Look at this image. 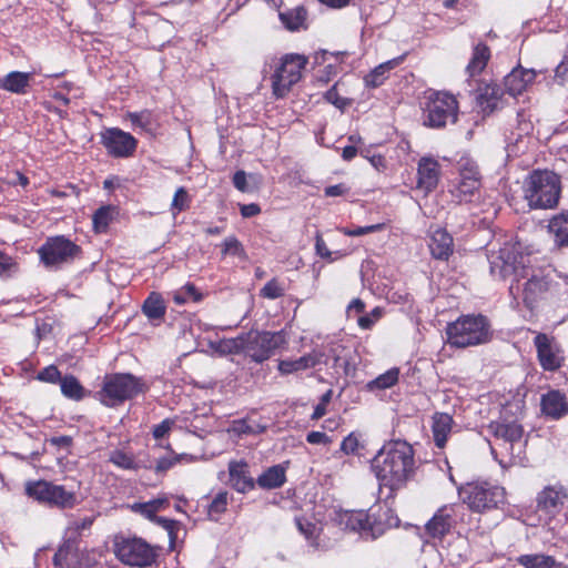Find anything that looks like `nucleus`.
Segmentation results:
<instances>
[{
	"mask_svg": "<svg viewBox=\"0 0 568 568\" xmlns=\"http://www.w3.org/2000/svg\"><path fill=\"white\" fill-rule=\"evenodd\" d=\"M509 295L514 308H519L523 304L532 311L541 301L568 297V275L555 268L535 267L530 264L524 274L511 281Z\"/></svg>",
	"mask_w": 568,
	"mask_h": 568,
	"instance_id": "nucleus-1",
	"label": "nucleus"
},
{
	"mask_svg": "<svg viewBox=\"0 0 568 568\" xmlns=\"http://www.w3.org/2000/svg\"><path fill=\"white\" fill-rule=\"evenodd\" d=\"M379 488L389 490V496L403 489L416 470L415 453L407 442L392 440L383 445L371 462Z\"/></svg>",
	"mask_w": 568,
	"mask_h": 568,
	"instance_id": "nucleus-2",
	"label": "nucleus"
},
{
	"mask_svg": "<svg viewBox=\"0 0 568 568\" xmlns=\"http://www.w3.org/2000/svg\"><path fill=\"white\" fill-rule=\"evenodd\" d=\"M287 344L284 331H250L232 338H221L210 342L213 352L221 356L244 355L252 362L261 364L267 361L277 349Z\"/></svg>",
	"mask_w": 568,
	"mask_h": 568,
	"instance_id": "nucleus-3",
	"label": "nucleus"
},
{
	"mask_svg": "<svg viewBox=\"0 0 568 568\" xmlns=\"http://www.w3.org/2000/svg\"><path fill=\"white\" fill-rule=\"evenodd\" d=\"M511 408V405L505 406L500 416L488 425V432L495 438L490 445L491 454L503 467L520 463L525 449L524 428Z\"/></svg>",
	"mask_w": 568,
	"mask_h": 568,
	"instance_id": "nucleus-4",
	"label": "nucleus"
},
{
	"mask_svg": "<svg viewBox=\"0 0 568 568\" xmlns=\"http://www.w3.org/2000/svg\"><path fill=\"white\" fill-rule=\"evenodd\" d=\"M523 191L530 209H555L561 194V179L552 171L535 170L526 178Z\"/></svg>",
	"mask_w": 568,
	"mask_h": 568,
	"instance_id": "nucleus-5",
	"label": "nucleus"
},
{
	"mask_svg": "<svg viewBox=\"0 0 568 568\" xmlns=\"http://www.w3.org/2000/svg\"><path fill=\"white\" fill-rule=\"evenodd\" d=\"M487 260L490 275L500 281L509 276L517 280L531 264L530 255L523 252L519 242H506L497 251H490Z\"/></svg>",
	"mask_w": 568,
	"mask_h": 568,
	"instance_id": "nucleus-6",
	"label": "nucleus"
},
{
	"mask_svg": "<svg viewBox=\"0 0 568 568\" xmlns=\"http://www.w3.org/2000/svg\"><path fill=\"white\" fill-rule=\"evenodd\" d=\"M447 342L450 346L465 348L489 342L490 325L483 315H464L446 327Z\"/></svg>",
	"mask_w": 568,
	"mask_h": 568,
	"instance_id": "nucleus-7",
	"label": "nucleus"
},
{
	"mask_svg": "<svg viewBox=\"0 0 568 568\" xmlns=\"http://www.w3.org/2000/svg\"><path fill=\"white\" fill-rule=\"evenodd\" d=\"M458 496L467 507L478 514L497 509L506 504L503 486L487 481H469L458 488Z\"/></svg>",
	"mask_w": 568,
	"mask_h": 568,
	"instance_id": "nucleus-8",
	"label": "nucleus"
},
{
	"mask_svg": "<svg viewBox=\"0 0 568 568\" xmlns=\"http://www.w3.org/2000/svg\"><path fill=\"white\" fill-rule=\"evenodd\" d=\"M146 390L144 382L129 373L106 375L103 386L97 393L98 399L106 407H116Z\"/></svg>",
	"mask_w": 568,
	"mask_h": 568,
	"instance_id": "nucleus-9",
	"label": "nucleus"
},
{
	"mask_svg": "<svg viewBox=\"0 0 568 568\" xmlns=\"http://www.w3.org/2000/svg\"><path fill=\"white\" fill-rule=\"evenodd\" d=\"M423 108L424 125L442 129L455 123L458 118V102L454 94L446 91L429 90L425 93Z\"/></svg>",
	"mask_w": 568,
	"mask_h": 568,
	"instance_id": "nucleus-10",
	"label": "nucleus"
},
{
	"mask_svg": "<svg viewBox=\"0 0 568 568\" xmlns=\"http://www.w3.org/2000/svg\"><path fill=\"white\" fill-rule=\"evenodd\" d=\"M26 495L39 504L60 509L72 508L77 505V494L63 485L48 480H30L24 486Z\"/></svg>",
	"mask_w": 568,
	"mask_h": 568,
	"instance_id": "nucleus-11",
	"label": "nucleus"
},
{
	"mask_svg": "<svg viewBox=\"0 0 568 568\" xmlns=\"http://www.w3.org/2000/svg\"><path fill=\"white\" fill-rule=\"evenodd\" d=\"M307 62L305 55L297 53H288L280 59L272 75V89L277 98L285 97L302 79Z\"/></svg>",
	"mask_w": 568,
	"mask_h": 568,
	"instance_id": "nucleus-12",
	"label": "nucleus"
},
{
	"mask_svg": "<svg viewBox=\"0 0 568 568\" xmlns=\"http://www.w3.org/2000/svg\"><path fill=\"white\" fill-rule=\"evenodd\" d=\"M40 261L51 268L72 263L82 254L81 247L64 235L48 237L38 250Z\"/></svg>",
	"mask_w": 568,
	"mask_h": 568,
	"instance_id": "nucleus-13",
	"label": "nucleus"
},
{
	"mask_svg": "<svg viewBox=\"0 0 568 568\" xmlns=\"http://www.w3.org/2000/svg\"><path fill=\"white\" fill-rule=\"evenodd\" d=\"M115 554L123 564L130 566L148 567L155 560L153 548L140 538L124 539L118 542Z\"/></svg>",
	"mask_w": 568,
	"mask_h": 568,
	"instance_id": "nucleus-14",
	"label": "nucleus"
},
{
	"mask_svg": "<svg viewBox=\"0 0 568 568\" xmlns=\"http://www.w3.org/2000/svg\"><path fill=\"white\" fill-rule=\"evenodd\" d=\"M100 141L108 154L116 159L132 156L138 146V140L119 128L104 129L100 133Z\"/></svg>",
	"mask_w": 568,
	"mask_h": 568,
	"instance_id": "nucleus-15",
	"label": "nucleus"
},
{
	"mask_svg": "<svg viewBox=\"0 0 568 568\" xmlns=\"http://www.w3.org/2000/svg\"><path fill=\"white\" fill-rule=\"evenodd\" d=\"M534 345L539 364L545 371L552 372L561 366V349L554 337L544 333H537L534 338Z\"/></svg>",
	"mask_w": 568,
	"mask_h": 568,
	"instance_id": "nucleus-16",
	"label": "nucleus"
},
{
	"mask_svg": "<svg viewBox=\"0 0 568 568\" xmlns=\"http://www.w3.org/2000/svg\"><path fill=\"white\" fill-rule=\"evenodd\" d=\"M567 498L568 493L562 485L546 486L537 494V508L546 514L554 515L560 510Z\"/></svg>",
	"mask_w": 568,
	"mask_h": 568,
	"instance_id": "nucleus-17",
	"label": "nucleus"
},
{
	"mask_svg": "<svg viewBox=\"0 0 568 568\" xmlns=\"http://www.w3.org/2000/svg\"><path fill=\"white\" fill-rule=\"evenodd\" d=\"M341 525L345 529L358 532L364 538H376L382 534V530L375 531L371 523V517L363 510L345 511L339 517Z\"/></svg>",
	"mask_w": 568,
	"mask_h": 568,
	"instance_id": "nucleus-18",
	"label": "nucleus"
},
{
	"mask_svg": "<svg viewBox=\"0 0 568 568\" xmlns=\"http://www.w3.org/2000/svg\"><path fill=\"white\" fill-rule=\"evenodd\" d=\"M320 364H326V354L321 349H313L311 353L296 359L280 361L277 369L282 375H290L313 368Z\"/></svg>",
	"mask_w": 568,
	"mask_h": 568,
	"instance_id": "nucleus-19",
	"label": "nucleus"
},
{
	"mask_svg": "<svg viewBox=\"0 0 568 568\" xmlns=\"http://www.w3.org/2000/svg\"><path fill=\"white\" fill-rule=\"evenodd\" d=\"M438 181V161L429 156L422 158L417 166V189L427 194L436 189Z\"/></svg>",
	"mask_w": 568,
	"mask_h": 568,
	"instance_id": "nucleus-20",
	"label": "nucleus"
},
{
	"mask_svg": "<svg viewBox=\"0 0 568 568\" xmlns=\"http://www.w3.org/2000/svg\"><path fill=\"white\" fill-rule=\"evenodd\" d=\"M536 78L532 69L515 68L504 79V88L513 97L521 94Z\"/></svg>",
	"mask_w": 568,
	"mask_h": 568,
	"instance_id": "nucleus-21",
	"label": "nucleus"
},
{
	"mask_svg": "<svg viewBox=\"0 0 568 568\" xmlns=\"http://www.w3.org/2000/svg\"><path fill=\"white\" fill-rule=\"evenodd\" d=\"M231 486L239 493H246L255 487V481L248 471V465L244 460H231L229 463Z\"/></svg>",
	"mask_w": 568,
	"mask_h": 568,
	"instance_id": "nucleus-22",
	"label": "nucleus"
},
{
	"mask_svg": "<svg viewBox=\"0 0 568 568\" xmlns=\"http://www.w3.org/2000/svg\"><path fill=\"white\" fill-rule=\"evenodd\" d=\"M453 506L440 507L426 524L427 534L433 538L444 537L453 526Z\"/></svg>",
	"mask_w": 568,
	"mask_h": 568,
	"instance_id": "nucleus-23",
	"label": "nucleus"
},
{
	"mask_svg": "<svg viewBox=\"0 0 568 568\" xmlns=\"http://www.w3.org/2000/svg\"><path fill=\"white\" fill-rule=\"evenodd\" d=\"M541 410L551 419H560L568 413V402L559 390H550L541 397Z\"/></svg>",
	"mask_w": 568,
	"mask_h": 568,
	"instance_id": "nucleus-24",
	"label": "nucleus"
},
{
	"mask_svg": "<svg viewBox=\"0 0 568 568\" xmlns=\"http://www.w3.org/2000/svg\"><path fill=\"white\" fill-rule=\"evenodd\" d=\"M428 246L433 257L448 260L454 248L453 237L445 229L438 226L430 232Z\"/></svg>",
	"mask_w": 568,
	"mask_h": 568,
	"instance_id": "nucleus-25",
	"label": "nucleus"
},
{
	"mask_svg": "<svg viewBox=\"0 0 568 568\" xmlns=\"http://www.w3.org/2000/svg\"><path fill=\"white\" fill-rule=\"evenodd\" d=\"M31 80L32 73L30 72L11 71L0 79V89L23 95L28 93Z\"/></svg>",
	"mask_w": 568,
	"mask_h": 568,
	"instance_id": "nucleus-26",
	"label": "nucleus"
},
{
	"mask_svg": "<svg viewBox=\"0 0 568 568\" xmlns=\"http://www.w3.org/2000/svg\"><path fill=\"white\" fill-rule=\"evenodd\" d=\"M405 57L400 55L394 59H390L386 62H383L375 67L365 78V84L369 88H377L382 85L389 75V72L398 67Z\"/></svg>",
	"mask_w": 568,
	"mask_h": 568,
	"instance_id": "nucleus-27",
	"label": "nucleus"
},
{
	"mask_svg": "<svg viewBox=\"0 0 568 568\" xmlns=\"http://www.w3.org/2000/svg\"><path fill=\"white\" fill-rule=\"evenodd\" d=\"M480 180L479 179H460L458 178L456 184L450 190L453 197L458 203H469L473 201L475 195L479 192Z\"/></svg>",
	"mask_w": 568,
	"mask_h": 568,
	"instance_id": "nucleus-28",
	"label": "nucleus"
},
{
	"mask_svg": "<svg viewBox=\"0 0 568 568\" xmlns=\"http://www.w3.org/2000/svg\"><path fill=\"white\" fill-rule=\"evenodd\" d=\"M531 130V124L529 122L520 123V133L511 135L508 138L506 151L507 155L510 156H519L524 154L528 149V143L530 138L528 136L529 131Z\"/></svg>",
	"mask_w": 568,
	"mask_h": 568,
	"instance_id": "nucleus-29",
	"label": "nucleus"
},
{
	"mask_svg": "<svg viewBox=\"0 0 568 568\" xmlns=\"http://www.w3.org/2000/svg\"><path fill=\"white\" fill-rule=\"evenodd\" d=\"M453 418L446 413H436L433 416V437L436 446L443 448L452 430Z\"/></svg>",
	"mask_w": 568,
	"mask_h": 568,
	"instance_id": "nucleus-30",
	"label": "nucleus"
},
{
	"mask_svg": "<svg viewBox=\"0 0 568 568\" xmlns=\"http://www.w3.org/2000/svg\"><path fill=\"white\" fill-rule=\"evenodd\" d=\"M142 312L151 322L159 324L166 313V305L161 294L150 293L142 305Z\"/></svg>",
	"mask_w": 568,
	"mask_h": 568,
	"instance_id": "nucleus-31",
	"label": "nucleus"
},
{
	"mask_svg": "<svg viewBox=\"0 0 568 568\" xmlns=\"http://www.w3.org/2000/svg\"><path fill=\"white\" fill-rule=\"evenodd\" d=\"M286 481V469L283 465H274L262 473L256 484L263 489H274L282 487Z\"/></svg>",
	"mask_w": 568,
	"mask_h": 568,
	"instance_id": "nucleus-32",
	"label": "nucleus"
},
{
	"mask_svg": "<svg viewBox=\"0 0 568 568\" xmlns=\"http://www.w3.org/2000/svg\"><path fill=\"white\" fill-rule=\"evenodd\" d=\"M503 93V90L497 84H486L484 88H480L478 103L483 111L493 112L497 109Z\"/></svg>",
	"mask_w": 568,
	"mask_h": 568,
	"instance_id": "nucleus-33",
	"label": "nucleus"
},
{
	"mask_svg": "<svg viewBox=\"0 0 568 568\" xmlns=\"http://www.w3.org/2000/svg\"><path fill=\"white\" fill-rule=\"evenodd\" d=\"M490 58L489 48L484 43H478L474 47L471 59L466 67V72L469 77L479 74L486 67Z\"/></svg>",
	"mask_w": 568,
	"mask_h": 568,
	"instance_id": "nucleus-34",
	"label": "nucleus"
},
{
	"mask_svg": "<svg viewBox=\"0 0 568 568\" xmlns=\"http://www.w3.org/2000/svg\"><path fill=\"white\" fill-rule=\"evenodd\" d=\"M548 230L558 246H568V214L554 216L548 224Z\"/></svg>",
	"mask_w": 568,
	"mask_h": 568,
	"instance_id": "nucleus-35",
	"label": "nucleus"
},
{
	"mask_svg": "<svg viewBox=\"0 0 568 568\" xmlns=\"http://www.w3.org/2000/svg\"><path fill=\"white\" fill-rule=\"evenodd\" d=\"M197 460V457L191 454H175L171 450V455L161 457L155 463V471L158 474L165 473L178 464H191Z\"/></svg>",
	"mask_w": 568,
	"mask_h": 568,
	"instance_id": "nucleus-36",
	"label": "nucleus"
},
{
	"mask_svg": "<svg viewBox=\"0 0 568 568\" xmlns=\"http://www.w3.org/2000/svg\"><path fill=\"white\" fill-rule=\"evenodd\" d=\"M59 384L64 397L73 400H81L84 397V388L73 375L63 376Z\"/></svg>",
	"mask_w": 568,
	"mask_h": 568,
	"instance_id": "nucleus-37",
	"label": "nucleus"
},
{
	"mask_svg": "<svg viewBox=\"0 0 568 568\" xmlns=\"http://www.w3.org/2000/svg\"><path fill=\"white\" fill-rule=\"evenodd\" d=\"M517 561L525 568H552L556 565L554 557L542 554L521 555Z\"/></svg>",
	"mask_w": 568,
	"mask_h": 568,
	"instance_id": "nucleus-38",
	"label": "nucleus"
},
{
	"mask_svg": "<svg viewBox=\"0 0 568 568\" xmlns=\"http://www.w3.org/2000/svg\"><path fill=\"white\" fill-rule=\"evenodd\" d=\"M281 21L291 31L298 30L306 19L305 9L297 7L280 13Z\"/></svg>",
	"mask_w": 568,
	"mask_h": 568,
	"instance_id": "nucleus-39",
	"label": "nucleus"
},
{
	"mask_svg": "<svg viewBox=\"0 0 568 568\" xmlns=\"http://www.w3.org/2000/svg\"><path fill=\"white\" fill-rule=\"evenodd\" d=\"M265 430V426H262L257 423H252L248 419H236L233 420L229 432L242 436V435H248V434H261Z\"/></svg>",
	"mask_w": 568,
	"mask_h": 568,
	"instance_id": "nucleus-40",
	"label": "nucleus"
},
{
	"mask_svg": "<svg viewBox=\"0 0 568 568\" xmlns=\"http://www.w3.org/2000/svg\"><path fill=\"white\" fill-rule=\"evenodd\" d=\"M399 371L398 368H390L384 374H381L375 379L367 384L368 389H386L395 385L398 381Z\"/></svg>",
	"mask_w": 568,
	"mask_h": 568,
	"instance_id": "nucleus-41",
	"label": "nucleus"
},
{
	"mask_svg": "<svg viewBox=\"0 0 568 568\" xmlns=\"http://www.w3.org/2000/svg\"><path fill=\"white\" fill-rule=\"evenodd\" d=\"M229 504L227 491H220L215 495L211 504L209 505L207 515L210 519L217 521L221 515L226 510Z\"/></svg>",
	"mask_w": 568,
	"mask_h": 568,
	"instance_id": "nucleus-42",
	"label": "nucleus"
},
{
	"mask_svg": "<svg viewBox=\"0 0 568 568\" xmlns=\"http://www.w3.org/2000/svg\"><path fill=\"white\" fill-rule=\"evenodd\" d=\"M126 119L131 122L133 129L149 131L152 126V113L148 110L140 112H128Z\"/></svg>",
	"mask_w": 568,
	"mask_h": 568,
	"instance_id": "nucleus-43",
	"label": "nucleus"
},
{
	"mask_svg": "<svg viewBox=\"0 0 568 568\" xmlns=\"http://www.w3.org/2000/svg\"><path fill=\"white\" fill-rule=\"evenodd\" d=\"M166 504V498H156L146 503L136 504L134 505V508L139 510L144 517L153 519L155 514L162 510Z\"/></svg>",
	"mask_w": 568,
	"mask_h": 568,
	"instance_id": "nucleus-44",
	"label": "nucleus"
},
{
	"mask_svg": "<svg viewBox=\"0 0 568 568\" xmlns=\"http://www.w3.org/2000/svg\"><path fill=\"white\" fill-rule=\"evenodd\" d=\"M457 168L460 179H479L480 174L476 162L469 156H462L457 162Z\"/></svg>",
	"mask_w": 568,
	"mask_h": 568,
	"instance_id": "nucleus-45",
	"label": "nucleus"
},
{
	"mask_svg": "<svg viewBox=\"0 0 568 568\" xmlns=\"http://www.w3.org/2000/svg\"><path fill=\"white\" fill-rule=\"evenodd\" d=\"M110 462L118 466L119 468L133 470L136 469L138 464L133 457V455L128 454L123 450L116 449L113 450L110 455Z\"/></svg>",
	"mask_w": 568,
	"mask_h": 568,
	"instance_id": "nucleus-46",
	"label": "nucleus"
},
{
	"mask_svg": "<svg viewBox=\"0 0 568 568\" xmlns=\"http://www.w3.org/2000/svg\"><path fill=\"white\" fill-rule=\"evenodd\" d=\"M112 210L109 206L98 209L92 217L93 226L97 232H104L111 222Z\"/></svg>",
	"mask_w": 568,
	"mask_h": 568,
	"instance_id": "nucleus-47",
	"label": "nucleus"
},
{
	"mask_svg": "<svg viewBox=\"0 0 568 568\" xmlns=\"http://www.w3.org/2000/svg\"><path fill=\"white\" fill-rule=\"evenodd\" d=\"M190 300L199 301L200 296L196 294V288L193 284L186 283L180 290L175 291L173 294V301L178 305H183L187 303Z\"/></svg>",
	"mask_w": 568,
	"mask_h": 568,
	"instance_id": "nucleus-48",
	"label": "nucleus"
},
{
	"mask_svg": "<svg viewBox=\"0 0 568 568\" xmlns=\"http://www.w3.org/2000/svg\"><path fill=\"white\" fill-rule=\"evenodd\" d=\"M222 255L244 257L245 251L242 243L235 236H227L222 243Z\"/></svg>",
	"mask_w": 568,
	"mask_h": 568,
	"instance_id": "nucleus-49",
	"label": "nucleus"
},
{
	"mask_svg": "<svg viewBox=\"0 0 568 568\" xmlns=\"http://www.w3.org/2000/svg\"><path fill=\"white\" fill-rule=\"evenodd\" d=\"M385 229L384 223H377L366 226H355V227H343L339 231L346 236H363L369 233L379 232Z\"/></svg>",
	"mask_w": 568,
	"mask_h": 568,
	"instance_id": "nucleus-50",
	"label": "nucleus"
},
{
	"mask_svg": "<svg viewBox=\"0 0 568 568\" xmlns=\"http://www.w3.org/2000/svg\"><path fill=\"white\" fill-rule=\"evenodd\" d=\"M189 194L184 187H179L172 200L171 210L173 214L180 213L189 207Z\"/></svg>",
	"mask_w": 568,
	"mask_h": 568,
	"instance_id": "nucleus-51",
	"label": "nucleus"
},
{
	"mask_svg": "<svg viewBox=\"0 0 568 568\" xmlns=\"http://www.w3.org/2000/svg\"><path fill=\"white\" fill-rule=\"evenodd\" d=\"M18 272V264L11 256L0 251V276L9 277Z\"/></svg>",
	"mask_w": 568,
	"mask_h": 568,
	"instance_id": "nucleus-52",
	"label": "nucleus"
},
{
	"mask_svg": "<svg viewBox=\"0 0 568 568\" xmlns=\"http://www.w3.org/2000/svg\"><path fill=\"white\" fill-rule=\"evenodd\" d=\"M61 378V373L54 365H49L42 368L37 375L38 381L50 384H57Z\"/></svg>",
	"mask_w": 568,
	"mask_h": 568,
	"instance_id": "nucleus-53",
	"label": "nucleus"
},
{
	"mask_svg": "<svg viewBox=\"0 0 568 568\" xmlns=\"http://www.w3.org/2000/svg\"><path fill=\"white\" fill-rule=\"evenodd\" d=\"M325 100L339 110H344L351 104V100L342 98L337 90V84L333 85L324 95Z\"/></svg>",
	"mask_w": 568,
	"mask_h": 568,
	"instance_id": "nucleus-54",
	"label": "nucleus"
},
{
	"mask_svg": "<svg viewBox=\"0 0 568 568\" xmlns=\"http://www.w3.org/2000/svg\"><path fill=\"white\" fill-rule=\"evenodd\" d=\"M554 80L556 83L560 85H565L568 83V45L562 57V60L555 69Z\"/></svg>",
	"mask_w": 568,
	"mask_h": 568,
	"instance_id": "nucleus-55",
	"label": "nucleus"
},
{
	"mask_svg": "<svg viewBox=\"0 0 568 568\" xmlns=\"http://www.w3.org/2000/svg\"><path fill=\"white\" fill-rule=\"evenodd\" d=\"M284 294V287L276 281H268L261 290V296L270 300L278 298Z\"/></svg>",
	"mask_w": 568,
	"mask_h": 568,
	"instance_id": "nucleus-56",
	"label": "nucleus"
},
{
	"mask_svg": "<svg viewBox=\"0 0 568 568\" xmlns=\"http://www.w3.org/2000/svg\"><path fill=\"white\" fill-rule=\"evenodd\" d=\"M383 316V308L375 307L369 314L363 315L358 318L357 324L363 329H369Z\"/></svg>",
	"mask_w": 568,
	"mask_h": 568,
	"instance_id": "nucleus-57",
	"label": "nucleus"
},
{
	"mask_svg": "<svg viewBox=\"0 0 568 568\" xmlns=\"http://www.w3.org/2000/svg\"><path fill=\"white\" fill-rule=\"evenodd\" d=\"M359 154L365 158L371 165L378 172H383L386 169V160L381 154H371L369 150H362Z\"/></svg>",
	"mask_w": 568,
	"mask_h": 568,
	"instance_id": "nucleus-58",
	"label": "nucleus"
},
{
	"mask_svg": "<svg viewBox=\"0 0 568 568\" xmlns=\"http://www.w3.org/2000/svg\"><path fill=\"white\" fill-rule=\"evenodd\" d=\"M332 396V389H328L321 396L320 403L315 406L314 412L312 414V419H320L326 414V407L331 402Z\"/></svg>",
	"mask_w": 568,
	"mask_h": 568,
	"instance_id": "nucleus-59",
	"label": "nucleus"
},
{
	"mask_svg": "<svg viewBox=\"0 0 568 568\" xmlns=\"http://www.w3.org/2000/svg\"><path fill=\"white\" fill-rule=\"evenodd\" d=\"M175 420L166 418L153 427L152 434L155 439H162L169 435Z\"/></svg>",
	"mask_w": 568,
	"mask_h": 568,
	"instance_id": "nucleus-60",
	"label": "nucleus"
},
{
	"mask_svg": "<svg viewBox=\"0 0 568 568\" xmlns=\"http://www.w3.org/2000/svg\"><path fill=\"white\" fill-rule=\"evenodd\" d=\"M358 447L359 440L354 433H351L348 436H346L341 444V450L345 454H354L357 452Z\"/></svg>",
	"mask_w": 568,
	"mask_h": 568,
	"instance_id": "nucleus-61",
	"label": "nucleus"
},
{
	"mask_svg": "<svg viewBox=\"0 0 568 568\" xmlns=\"http://www.w3.org/2000/svg\"><path fill=\"white\" fill-rule=\"evenodd\" d=\"M70 550L68 548H59L53 557V564L55 568H71V561L69 560Z\"/></svg>",
	"mask_w": 568,
	"mask_h": 568,
	"instance_id": "nucleus-62",
	"label": "nucleus"
},
{
	"mask_svg": "<svg viewBox=\"0 0 568 568\" xmlns=\"http://www.w3.org/2000/svg\"><path fill=\"white\" fill-rule=\"evenodd\" d=\"M296 526L298 530L307 538L311 539L315 536L317 531L316 525L312 524L308 520L297 518L296 519Z\"/></svg>",
	"mask_w": 568,
	"mask_h": 568,
	"instance_id": "nucleus-63",
	"label": "nucleus"
},
{
	"mask_svg": "<svg viewBox=\"0 0 568 568\" xmlns=\"http://www.w3.org/2000/svg\"><path fill=\"white\" fill-rule=\"evenodd\" d=\"M233 185L241 192H248L247 175L243 170H239L234 173Z\"/></svg>",
	"mask_w": 568,
	"mask_h": 568,
	"instance_id": "nucleus-64",
	"label": "nucleus"
}]
</instances>
